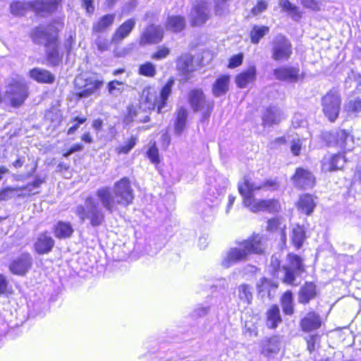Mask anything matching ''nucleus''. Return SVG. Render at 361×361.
Returning a JSON list of instances; mask_svg holds the SVG:
<instances>
[{
  "label": "nucleus",
  "mask_w": 361,
  "mask_h": 361,
  "mask_svg": "<svg viewBox=\"0 0 361 361\" xmlns=\"http://www.w3.org/2000/svg\"><path fill=\"white\" fill-rule=\"evenodd\" d=\"M95 195L101 203L92 196L85 197L84 204H78L74 209L75 214L82 223L87 221L89 224L97 228L105 222V212L113 214L118 209V206L126 207L133 203L134 200L133 189L130 179L123 177L114 184L113 190L109 186L99 188Z\"/></svg>",
  "instance_id": "nucleus-1"
},
{
  "label": "nucleus",
  "mask_w": 361,
  "mask_h": 361,
  "mask_svg": "<svg viewBox=\"0 0 361 361\" xmlns=\"http://www.w3.org/2000/svg\"><path fill=\"white\" fill-rule=\"evenodd\" d=\"M278 186L277 182L274 180H267L262 183H256L251 182L250 178L245 176L243 180L238 183V189L243 197L244 206L249 207L251 212L257 213L261 211H266L275 213L280 208L278 200L275 199L256 200L254 192L263 188L276 190Z\"/></svg>",
  "instance_id": "nucleus-2"
},
{
  "label": "nucleus",
  "mask_w": 361,
  "mask_h": 361,
  "mask_svg": "<svg viewBox=\"0 0 361 361\" xmlns=\"http://www.w3.org/2000/svg\"><path fill=\"white\" fill-rule=\"evenodd\" d=\"M238 247H231L225 254L221 265L228 268L235 264L247 259L251 254H261L264 252L262 237L254 235L247 240L237 242Z\"/></svg>",
  "instance_id": "nucleus-3"
},
{
  "label": "nucleus",
  "mask_w": 361,
  "mask_h": 361,
  "mask_svg": "<svg viewBox=\"0 0 361 361\" xmlns=\"http://www.w3.org/2000/svg\"><path fill=\"white\" fill-rule=\"evenodd\" d=\"M31 37L34 43L44 45L47 59L49 65L52 66L59 65L62 60V55L59 54L56 33L49 32L44 27H37L32 32Z\"/></svg>",
  "instance_id": "nucleus-4"
},
{
  "label": "nucleus",
  "mask_w": 361,
  "mask_h": 361,
  "mask_svg": "<svg viewBox=\"0 0 361 361\" xmlns=\"http://www.w3.org/2000/svg\"><path fill=\"white\" fill-rule=\"evenodd\" d=\"M287 262L288 264L281 267V281L287 285L298 286L296 278L305 271L303 259L296 254L289 253L287 255Z\"/></svg>",
  "instance_id": "nucleus-5"
},
{
  "label": "nucleus",
  "mask_w": 361,
  "mask_h": 361,
  "mask_svg": "<svg viewBox=\"0 0 361 361\" xmlns=\"http://www.w3.org/2000/svg\"><path fill=\"white\" fill-rule=\"evenodd\" d=\"M188 102L194 112L201 111L200 122L208 121L214 109V102L207 100L203 91L194 89L188 94Z\"/></svg>",
  "instance_id": "nucleus-6"
},
{
  "label": "nucleus",
  "mask_w": 361,
  "mask_h": 361,
  "mask_svg": "<svg viewBox=\"0 0 361 361\" xmlns=\"http://www.w3.org/2000/svg\"><path fill=\"white\" fill-rule=\"evenodd\" d=\"M146 353L140 355V359L145 358L146 361H176L173 359V351L166 349L165 343L157 340H150L145 344Z\"/></svg>",
  "instance_id": "nucleus-7"
},
{
  "label": "nucleus",
  "mask_w": 361,
  "mask_h": 361,
  "mask_svg": "<svg viewBox=\"0 0 361 361\" xmlns=\"http://www.w3.org/2000/svg\"><path fill=\"white\" fill-rule=\"evenodd\" d=\"M293 55V44L284 35L279 34L271 42V57L274 61H287Z\"/></svg>",
  "instance_id": "nucleus-8"
},
{
  "label": "nucleus",
  "mask_w": 361,
  "mask_h": 361,
  "mask_svg": "<svg viewBox=\"0 0 361 361\" xmlns=\"http://www.w3.org/2000/svg\"><path fill=\"white\" fill-rule=\"evenodd\" d=\"M341 96L337 90H331L322 97V111L330 122L338 118L341 109Z\"/></svg>",
  "instance_id": "nucleus-9"
},
{
  "label": "nucleus",
  "mask_w": 361,
  "mask_h": 361,
  "mask_svg": "<svg viewBox=\"0 0 361 361\" xmlns=\"http://www.w3.org/2000/svg\"><path fill=\"white\" fill-rule=\"evenodd\" d=\"M103 82L93 78L84 79L78 76L75 79V95L80 98H87L101 88Z\"/></svg>",
  "instance_id": "nucleus-10"
},
{
  "label": "nucleus",
  "mask_w": 361,
  "mask_h": 361,
  "mask_svg": "<svg viewBox=\"0 0 361 361\" xmlns=\"http://www.w3.org/2000/svg\"><path fill=\"white\" fill-rule=\"evenodd\" d=\"M329 145L340 148L343 152L351 151L355 146L354 137L345 130L339 129L329 134Z\"/></svg>",
  "instance_id": "nucleus-11"
},
{
  "label": "nucleus",
  "mask_w": 361,
  "mask_h": 361,
  "mask_svg": "<svg viewBox=\"0 0 361 361\" xmlns=\"http://www.w3.org/2000/svg\"><path fill=\"white\" fill-rule=\"evenodd\" d=\"M32 264V255L28 252H23L11 262L8 269L14 275L24 276L29 272Z\"/></svg>",
  "instance_id": "nucleus-12"
},
{
  "label": "nucleus",
  "mask_w": 361,
  "mask_h": 361,
  "mask_svg": "<svg viewBox=\"0 0 361 361\" xmlns=\"http://www.w3.org/2000/svg\"><path fill=\"white\" fill-rule=\"evenodd\" d=\"M300 72L298 66H281L273 70V74L276 80L290 83L298 82Z\"/></svg>",
  "instance_id": "nucleus-13"
},
{
  "label": "nucleus",
  "mask_w": 361,
  "mask_h": 361,
  "mask_svg": "<svg viewBox=\"0 0 361 361\" xmlns=\"http://www.w3.org/2000/svg\"><path fill=\"white\" fill-rule=\"evenodd\" d=\"M8 99L12 106H20L27 97V90L25 85L20 82H14L6 90Z\"/></svg>",
  "instance_id": "nucleus-14"
},
{
  "label": "nucleus",
  "mask_w": 361,
  "mask_h": 361,
  "mask_svg": "<svg viewBox=\"0 0 361 361\" xmlns=\"http://www.w3.org/2000/svg\"><path fill=\"white\" fill-rule=\"evenodd\" d=\"M209 18V8L206 2L200 1L193 5L190 13L192 26H198L205 23Z\"/></svg>",
  "instance_id": "nucleus-15"
},
{
  "label": "nucleus",
  "mask_w": 361,
  "mask_h": 361,
  "mask_svg": "<svg viewBox=\"0 0 361 361\" xmlns=\"http://www.w3.org/2000/svg\"><path fill=\"white\" fill-rule=\"evenodd\" d=\"M291 180L295 187L302 189L310 188L314 184V177L312 173L301 167L296 169Z\"/></svg>",
  "instance_id": "nucleus-16"
},
{
  "label": "nucleus",
  "mask_w": 361,
  "mask_h": 361,
  "mask_svg": "<svg viewBox=\"0 0 361 361\" xmlns=\"http://www.w3.org/2000/svg\"><path fill=\"white\" fill-rule=\"evenodd\" d=\"M164 36V30L160 25H149L141 36L142 44H157Z\"/></svg>",
  "instance_id": "nucleus-17"
},
{
  "label": "nucleus",
  "mask_w": 361,
  "mask_h": 361,
  "mask_svg": "<svg viewBox=\"0 0 361 361\" xmlns=\"http://www.w3.org/2000/svg\"><path fill=\"white\" fill-rule=\"evenodd\" d=\"M283 111L278 106H269L262 115V123L264 126H272L279 124L285 118Z\"/></svg>",
  "instance_id": "nucleus-18"
},
{
  "label": "nucleus",
  "mask_w": 361,
  "mask_h": 361,
  "mask_svg": "<svg viewBox=\"0 0 361 361\" xmlns=\"http://www.w3.org/2000/svg\"><path fill=\"white\" fill-rule=\"evenodd\" d=\"M345 158L340 153L326 154L322 159V165L324 171H334L343 167Z\"/></svg>",
  "instance_id": "nucleus-19"
},
{
  "label": "nucleus",
  "mask_w": 361,
  "mask_h": 361,
  "mask_svg": "<svg viewBox=\"0 0 361 361\" xmlns=\"http://www.w3.org/2000/svg\"><path fill=\"white\" fill-rule=\"evenodd\" d=\"M55 245L53 238L47 232H43L38 235L34 244L35 252L39 255L49 253Z\"/></svg>",
  "instance_id": "nucleus-20"
},
{
  "label": "nucleus",
  "mask_w": 361,
  "mask_h": 361,
  "mask_svg": "<svg viewBox=\"0 0 361 361\" xmlns=\"http://www.w3.org/2000/svg\"><path fill=\"white\" fill-rule=\"evenodd\" d=\"M159 99L154 90L149 87H145L140 95V108L145 109L154 110L158 109Z\"/></svg>",
  "instance_id": "nucleus-21"
},
{
  "label": "nucleus",
  "mask_w": 361,
  "mask_h": 361,
  "mask_svg": "<svg viewBox=\"0 0 361 361\" xmlns=\"http://www.w3.org/2000/svg\"><path fill=\"white\" fill-rule=\"evenodd\" d=\"M64 0H32V6L38 11V15L51 14L57 11Z\"/></svg>",
  "instance_id": "nucleus-22"
},
{
  "label": "nucleus",
  "mask_w": 361,
  "mask_h": 361,
  "mask_svg": "<svg viewBox=\"0 0 361 361\" xmlns=\"http://www.w3.org/2000/svg\"><path fill=\"white\" fill-rule=\"evenodd\" d=\"M257 68L255 65L250 66L245 71L238 73L235 78V82L239 88L243 89L256 80Z\"/></svg>",
  "instance_id": "nucleus-23"
},
{
  "label": "nucleus",
  "mask_w": 361,
  "mask_h": 361,
  "mask_svg": "<svg viewBox=\"0 0 361 361\" xmlns=\"http://www.w3.org/2000/svg\"><path fill=\"white\" fill-rule=\"evenodd\" d=\"M135 20L130 18L123 22L114 32L111 42L118 44L127 37L135 26Z\"/></svg>",
  "instance_id": "nucleus-24"
},
{
  "label": "nucleus",
  "mask_w": 361,
  "mask_h": 361,
  "mask_svg": "<svg viewBox=\"0 0 361 361\" xmlns=\"http://www.w3.org/2000/svg\"><path fill=\"white\" fill-rule=\"evenodd\" d=\"M52 232L58 239H67L72 236L74 228L71 222L60 220L54 224Z\"/></svg>",
  "instance_id": "nucleus-25"
},
{
  "label": "nucleus",
  "mask_w": 361,
  "mask_h": 361,
  "mask_svg": "<svg viewBox=\"0 0 361 361\" xmlns=\"http://www.w3.org/2000/svg\"><path fill=\"white\" fill-rule=\"evenodd\" d=\"M322 325L320 316L314 312H310L300 321V326L303 331L310 332L318 329Z\"/></svg>",
  "instance_id": "nucleus-26"
},
{
  "label": "nucleus",
  "mask_w": 361,
  "mask_h": 361,
  "mask_svg": "<svg viewBox=\"0 0 361 361\" xmlns=\"http://www.w3.org/2000/svg\"><path fill=\"white\" fill-rule=\"evenodd\" d=\"M317 295V286L313 282H305L298 293V302L306 305Z\"/></svg>",
  "instance_id": "nucleus-27"
},
{
  "label": "nucleus",
  "mask_w": 361,
  "mask_h": 361,
  "mask_svg": "<svg viewBox=\"0 0 361 361\" xmlns=\"http://www.w3.org/2000/svg\"><path fill=\"white\" fill-rule=\"evenodd\" d=\"M174 79L171 78L168 80L166 83L163 86L160 91L159 97H158V113L161 114L166 111L165 108L166 107L167 100L171 94L172 87L174 85Z\"/></svg>",
  "instance_id": "nucleus-28"
},
{
  "label": "nucleus",
  "mask_w": 361,
  "mask_h": 361,
  "mask_svg": "<svg viewBox=\"0 0 361 361\" xmlns=\"http://www.w3.org/2000/svg\"><path fill=\"white\" fill-rule=\"evenodd\" d=\"M30 77L39 83L51 84L55 80V76L47 70L34 68L29 72Z\"/></svg>",
  "instance_id": "nucleus-29"
},
{
  "label": "nucleus",
  "mask_w": 361,
  "mask_h": 361,
  "mask_svg": "<svg viewBox=\"0 0 361 361\" xmlns=\"http://www.w3.org/2000/svg\"><path fill=\"white\" fill-rule=\"evenodd\" d=\"M230 75H221L218 77L212 85V94L219 97L226 94L228 91Z\"/></svg>",
  "instance_id": "nucleus-30"
},
{
  "label": "nucleus",
  "mask_w": 361,
  "mask_h": 361,
  "mask_svg": "<svg viewBox=\"0 0 361 361\" xmlns=\"http://www.w3.org/2000/svg\"><path fill=\"white\" fill-rule=\"evenodd\" d=\"M316 206L312 196L310 194L301 195L297 204L298 210L306 215H310Z\"/></svg>",
  "instance_id": "nucleus-31"
},
{
  "label": "nucleus",
  "mask_w": 361,
  "mask_h": 361,
  "mask_svg": "<svg viewBox=\"0 0 361 361\" xmlns=\"http://www.w3.org/2000/svg\"><path fill=\"white\" fill-rule=\"evenodd\" d=\"M267 326L269 329H276L281 323L282 319L279 307L276 305H271L267 312Z\"/></svg>",
  "instance_id": "nucleus-32"
},
{
  "label": "nucleus",
  "mask_w": 361,
  "mask_h": 361,
  "mask_svg": "<svg viewBox=\"0 0 361 361\" xmlns=\"http://www.w3.org/2000/svg\"><path fill=\"white\" fill-rule=\"evenodd\" d=\"M279 6L282 11L286 12L294 21L298 22L302 18V12L297 6L290 3L289 0H280Z\"/></svg>",
  "instance_id": "nucleus-33"
},
{
  "label": "nucleus",
  "mask_w": 361,
  "mask_h": 361,
  "mask_svg": "<svg viewBox=\"0 0 361 361\" xmlns=\"http://www.w3.org/2000/svg\"><path fill=\"white\" fill-rule=\"evenodd\" d=\"M188 117V110L183 106L178 108L176 112V118L174 123V133L179 136L184 130Z\"/></svg>",
  "instance_id": "nucleus-34"
},
{
  "label": "nucleus",
  "mask_w": 361,
  "mask_h": 361,
  "mask_svg": "<svg viewBox=\"0 0 361 361\" xmlns=\"http://www.w3.org/2000/svg\"><path fill=\"white\" fill-rule=\"evenodd\" d=\"M252 286L245 283H242L237 287L236 294L240 303L248 305L252 302Z\"/></svg>",
  "instance_id": "nucleus-35"
},
{
  "label": "nucleus",
  "mask_w": 361,
  "mask_h": 361,
  "mask_svg": "<svg viewBox=\"0 0 361 361\" xmlns=\"http://www.w3.org/2000/svg\"><path fill=\"white\" fill-rule=\"evenodd\" d=\"M32 4V1L27 2L13 1L10 5L11 13L14 16H23L27 10H32L38 15V11Z\"/></svg>",
  "instance_id": "nucleus-36"
},
{
  "label": "nucleus",
  "mask_w": 361,
  "mask_h": 361,
  "mask_svg": "<svg viewBox=\"0 0 361 361\" xmlns=\"http://www.w3.org/2000/svg\"><path fill=\"white\" fill-rule=\"evenodd\" d=\"M115 14H106L93 24L92 30L94 32H102L105 31L108 27H109L114 22L115 20Z\"/></svg>",
  "instance_id": "nucleus-37"
},
{
  "label": "nucleus",
  "mask_w": 361,
  "mask_h": 361,
  "mask_svg": "<svg viewBox=\"0 0 361 361\" xmlns=\"http://www.w3.org/2000/svg\"><path fill=\"white\" fill-rule=\"evenodd\" d=\"M185 27V18L180 16H171L167 18L166 28L173 32H179Z\"/></svg>",
  "instance_id": "nucleus-38"
},
{
  "label": "nucleus",
  "mask_w": 361,
  "mask_h": 361,
  "mask_svg": "<svg viewBox=\"0 0 361 361\" xmlns=\"http://www.w3.org/2000/svg\"><path fill=\"white\" fill-rule=\"evenodd\" d=\"M278 287V284L271 279L266 277H262L257 283V288L262 296H264L266 294L269 297L271 295V291L275 290Z\"/></svg>",
  "instance_id": "nucleus-39"
},
{
  "label": "nucleus",
  "mask_w": 361,
  "mask_h": 361,
  "mask_svg": "<svg viewBox=\"0 0 361 361\" xmlns=\"http://www.w3.org/2000/svg\"><path fill=\"white\" fill-rule=\"evenodd\" d=\"M281 305L283 312L286 315H292L294 313L293 294L292 291H286L281 298Z\"/></svg>",
  "instance_id": "nucleus-40"
},
{
  "label": "nucleus",
  "mask_w": 361,
  "mask_h": 361,
  "mask_svg": "<svg viewBox=\"0 0 361 361\" xmlns=\"http://www.w3.org/2000/svg\"><path fill=\"white\" fill-rule=\"evenodd\" d=\"M306 239L305 228L300 225H296L292 230L291 240L294 246L300 249Z\"/></svg>",
  "instance_id": "nucleus-41"
},
{
  "label": "nucleus",
  "mask_w": 361,
  "mask_h": 361,
  "mask_svg": "<svg viewBox=\"0 0 361 361\" xmlns=\"http://www.w3.org/2000/svg\"><path fill=\"white\" fill-rule=\"evenodd\" d=\"M269 32V27L267 26L254 25L250 31V41L254 44H257L260 39H262Z\"/></svg>",
  "instance_id": "nucleus-42"
},
{
  "label": "nucleus",
  "mask_w": 361,
  "mask_h": 361,
  "mask_svg": "<svg viewBox=\"0 0 361 361\" xmlns=\"http://www.w3.org/2000/svg\"><path fill=\"white\" fill-rule=\"evenodd\" d=\"M280 350V343L277 337H272L263 345L262 353L266 356H270L272 354H276Z\"/></svg>",
  "instance_id": "nucleus-43"
},
{
  "label": "nucleus",
  "mask_w": 361,
  "mask_h": 361,
  "mask_svg": "<svg viewBox=\"0 0 361 361\" xmlns=\"http://www.w3.org/2000/svg\"><path fill=\"white\" fill-rule=\"evenodd\" d=\"M177 68L183 73H188L192 71V57L190 55H182L177 61Z\"/></svg>",
  "instance_id": "nucleus-44"
},
{
  "label": "nucleus",
  "mask_w": 361,
  "mask_h": 361,
  "mask_svg": "<svg viewBox=\"0 0 361 361\" xmlns=\"http://www.w3.org/2000/svg\"><path fill=\"white\" fill-rule=\"evenodd\" d=\"M45 177H41L38 175L35 176V179L33 181L28 183L25 185L18 187L20 191L27 190L28 192L36 194L39 192L37 191L41 185L45 182Z\"/></svg>",
  "instance_id": "nucleus-45"
},
{
  "label": "nucleus",
  "mask_w": 361,
  "mask_h": 361,
  "mask_svg": "<svg viewBox=\"0 0 361 361\" xmlns=\"http://www.w3.org/2000/svg\"><path fill=\"white\" fill-rule=\"evenodd\" d=\"M320 336L317 334H309L305 336L308 351L312 353L319 346Z\"/></svg>",
  "instance_id": "nucleus-46"
},
{
  "label": "nucleus",
  "mask_w": 361,
  "mask_h": 361,
  "mask_svg": "<svg viewBox=\"0 0 361 361\" xmlns=\"http://www.w3.org/2000/svg\"><path fill=\"white\" fill-rule=\"evenodd\" d=\"M137 142V137L136 136H131L124 145L116 147L115 151L118 154H127L136 145Z\"/></svg>",
  "instance_id": "nucleus-47"
},
{
  "label": "nucleus",
  "mask_w": 361,
  "mask_h": 361,
  "mask_svg": "<svg viewBox=\"0 0 361 361\" xmlns=\"http://www.w3.org/2000/svg\"><path fill=\"white\" fill-rule=\"evenodd\" d=\"M138 73L141 75L152 78L157 73L156 66L151 62H146L139 66Z\"/></svg>",
  "instance_id": "nucleus-48"
},
{
  "label": "nucleus",
  "mask_w": 361,
  "mask_h": 361,
  "mask_svg": "<svg viewBox=\"0 0 361 361\" xmlns=\"http://www.w3.org/2000/svg\"><path fill=\"white\" fill-rule=\"evenodd\" d=\"M12 293L13 288L7 277L3 274H0V295H8Z\"/></svg>",
  "instance_id": "nucleus-49"
},
{
  "label": "nucleus",
  "mask_w": 361,
  "mask_h": 361,
  "mask_svg": "<svg viewBox=\"0 0 361 361\" xmlns=\"http://www.w3.org/2000/svg\"><path fill=\"white\" fill-rule=\"evenodd\" d=\"M344 109L348 113L357 114L361 111V99L356 98L345 104Z\"/></svg>",
  "instance_id": "nucleus-50"
},
{
  "label": "nucleus",
  "mask_w": 361,
  "mask_h": 361,
  "mask_svg": "<svg viewBox=\"0 0 361 361\" xmlns=\"http://www.w3.org/2000/svg\"><path fill=\"white\" fill-rule=\"evenodd\" d=\"M123 84L122 82L116 80L110 81L107 85L109 94L114 96L120 94L123 91V88L122 87Z\"/></svg>",
  "instance_id": "nucleus-51"
},
{
  "label": "nucleus",
  "mask_w": 361,
  "mask_h": 361,
  "mask_svg": "<svg viewBox=\"0 0 361 361\" xmlns=\"http://www.w3.org/2000/svg\"><path fill=\"white\" fill-rule=\"evenodd\" d=\"M147 157L154 164H158L160 162L159 149L155 143L148 148Z\"/></svg>",
  "instance_id": "nucleus-52"
},
{
  "label": "nucleus",
  "mask_w": 361,
  "mask_h": 361,
  "mask_svg": "<svg viewBox=\"0 0 361 361\" xmlns=\"http://www.w3.org/2000/svg\"><path fill=\"white\" fill-rule=\"evenodd\" d=\"M20 191L18 187H6L2 190H0V201L8 200L14 197L15 192Z\"/></svg>",
  "instance_id": "nucleus-53"
},
{
  "label": "nucleus",
  "mask_w": 361,
  "mask_h": 361,
  "mask_svg": "<svg viewBox=\"0 0 361 361\" xmlns=\"http://www.w3.org/2000/svg\"><path fill=\"white\" fill-rule=\"evenodd\" d=\"M210 308L208 305H199L192 311L191 316L195 319L204 317L209 313Z\"/></svg>",
  "instance_id": "nucleus-54"
},
{
  "label": "nucleus",
  "mask_w": 361,
  "mask_h": 361,
  "mask_svg": "<svg viewBox=\"0 0 361 361\" xmlns=\"http://www.w3.org/2000/svg\"><path fill=\"white\" fill-rule=\"evenodd\" d=\"M170 54V49L166 47H158L157 51H155L151 58L156 61L162 60L168 56Z\"/></svg>",
  "instance_id": "nucleus-55"
},
{
  "label": "nucleus",
  "mask_w": 361,
  "mask_h": 361,
  "mask_svg": "<svg viewBox=\"0 0 361 361\" xmlns=\"http://www.w3.org/2000/svg\"><path fill=\"white\" fill-rule=\"evenodd\" d=\"M300 4L305 8L313 11H319L320 10L321 4L319 0H300Z\"/></svg>",
  "instance_id": "nucleus-56"
},
{
  "label": "nucleus",
  "mask_w": 361,
  "mask_h": 361,
  "mask_svg": "<svg viewBox=\"0 0 361 361\" xmlns=\"http://www.w3.org/2000/svg\"><path fill=\"white\" fill-rule=\"evenodd\" d=\"M243 54L239 53L232 56L228 61V67L229 68H235L240 66L243 61Z\"/></svg>",
  "instance_id": "nucleus-57"
},
{
  "label": "nucleus",
  "mask_w": 361,
  "mask_h": 361,
  "mask_svg": "<svg viewBox=\"0 0 361 361\" xmlns=\"http://www.w3.org/2000/svg\"><path fill=\"white\" fill-rule=\"evenodd\" d=\"M138 111L136 107L130 106L128 108V114L125 117V121L130 123L138 120Z\"/></svg>",
  "instance_id": "nucleus-58"
},
{
  "label": "nucleus",
  "mask_w": 361,
  "mask_h": 361,
  "mask_svg": "<svg viewBox=\"0 0 361 361\" xmlns=\"http://www.w3.org/2000/svg\"><path fill=\"white\" fill-rule=\"evenodd\" d=\"M270 267L271 268V274L274 276H279V272L281 271V262L277 257L273 255L271 258Z\"/></svg>",
  "instance_id": "nucleus-59"
},
{
  "label": "nucleus",
  "mask_w": 361,
  "mask_h": 361,
  "mask_svg": "<svg viewBox=\"0 0 361 361\" xmlns=\"http://www.w3.org/2000/svg\"><path fill=\"white\" fill-rule=\"evenodd\" d=\"M95 44L100 51H104L108 50L109 47V40L104 37H102L101 36H99L95 39Z\"/></svg>",
  "instance_id": "nucleus-60"
},
{
  "label": "nucleus",
  "mask_w": 361,
  "mask_h": 361,
  "mask_svg": "<svg viewBox=\"0 0 361 361\" xmlns=\"http://www.w3.org/2000/svg\"><path fill=\"white\" fill-rule=\"evenodd\" d=\"M267 8V3L264 0H260L257 2V5L252 9V13L254 16H257L264 12Z\"/></svg>",
  "instance_id": "nucleus-61"
},
{
  "label": "nucleus",
  "mask_w": 361,
  "mask_h": 361,
  "mask_svg": "<svg viewBox=\"0 0 361 361\" xmlns=\"http://www.w3.org/2000/svg\"><path fill=\"white\" fill-rule=\"evenodd\" d=\"M86 118H80V117H75L74 118L73 121L75 122L73 126H72L71 128L68 130V135H73L75 133V132L78 129L82 123H84L86 121Z\"/></svg>",
  "instance_id": "nucleus-62"
},
{
  "label": "nucleus",
  "mask_w": 361,
  "mask_h": 361,
  "mask_svg": "<svg viewBox=\"0 0 361 361\" xmlns=\"http://www.w3.org/2000/svg\"><path fill=\"white\" fill-rule=\"evenodd\" d=\"M301 142L300 139L293 140L291 143L290 150L295 156H298L301 149Z\"/></svg>",
  "instance_id": "nucleus-63"
},
{
  "label": "nucleus",
  "mask_w": 361,
  "mask_h": 361,
  "mask_svg": "<svg viewBox=\"0 0 361 361\" xmlns=\"http://www.w3.org/2000/svg\"><path fill=\"white\" fill-rule=\"evenodd\" d=\"M82 6L85 8L88 13H92L94 10V0H82Z\"/></svg>",
  "instance_id": "nucleus-64"
}]
</instances>
